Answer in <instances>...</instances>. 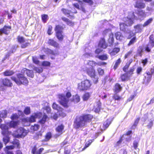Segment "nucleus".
I'll use <instances>...</instances> for the list:
<instances>
[{"instance_id":"1","label":"nucleus","mask_w":154,"mask_h":154,"mask_svg":"<svg viewBox=\"0 0 154 154\" xmlns=\"http://www.w3.org/2000/svg\"><path fill=\"white\" fill-rule=\"evenodd\" d=\"M18 124V121H11L10 122H7L5 124L1 125L0 128L2 130V134L4 136H5L3 138V141L6 145L10 140V138L8 135L11 133V132L8 131L9 128H15Z\"/></svg>"},{"instance_id":"2","label":"nucleus","mask_w":154,"mask_h":154,"mask_svg":"<svg viewBox=\"0 0 154 154\" xmlns=\"http://www.w3.org/2000/svg\"><path fill=\"white\" fill-rule=\"evenodd\" d=\"M92 116L87 115L77 117L74 123V127L76 128H82L85 126L87 123L92 118Z\"/></svg>"},{"instance_id":"3","label":"nucleus","mask_w":154,"mask_h":154,"mask_svg":"<svg viewBox=\"0 0 154 154\" xmlns=\"http://www.w3.org/2000/svg\"><path fill=\"white\" fill-rule=\"evenodd\" d=\"M134 19H137V17H135L133 12H131L129 13L127 18L124 19L125 23H120V29L125 31L127 26L132 24Z\"/></svg>"},{"instance_id":"4","label":"nucleus","mask_w":154,"mask_h":154,"mask_svg":"<svg viewBox=\"0 0 154 154\" xmlns=\"http://www.w3.org/2000/svg\"><path fill=\"white\" fill-rule=\"evenodd\" d=\"M71 94L69 92H67L65 95L61 94L59 95V102L60 104L64 107L67 108L69 107L68 103L69 98L71 97Z\"/></svg>"},{"instance_id":"5","label":"nucleus","mask_w":154,"mask_h":154,"mask_svg":"<svg viewBox=\"0 0 154 154\" xmlns=\"http://www.w3.org/2000/svg\"><path fill=\"white\" fill-rule=\"evenodd\" d=\"M82 69L83 71H85L88 75L92 79L94 84H96L98 82V77L94 69L93 68H88L85 67L83 68Z\"/></svg>"},{"instance_id":"6","label":"nucleus","mask_w":154,"mask_h":154,"mask_svg":"<svg viewBox=\"0 0 154 154\" xmlns=\"http://www.w3.org/2000/svg\"><path fill=\"white\" fill-rule=\"evenodd\" d=\"M17 77L16 78V77L12 76L11 78V79L17 85H20L22 84L26 85L28 84V81L23 74L20 73L18 74L17 75Z\"/></svg>"},{"instance_id":"7","label":"nucleus","mask_w":154,"mask_h":154,"mask_svg":"<svg viewBox=\"0 0 154 154\" xmlns=\"http://www.w3.org/2000/svg\"><path fill=\"white\" fill-rule=\"evenodd\" d=\"M92 85L91 81L88 79L82 80L78 83V88L80 91H84L89 89Z\"/></svg>"},{"instance_id":"8","label":"nucleus","mask_w":154,"mask_h":154,"mask_svg":"<svg viewBox=\"0 0 154 154\" xmlns=\"http://www.w3.org/2000/svg\"><path fill=\"white\" fill-rule=\"evenodd\" d=\"M42 116V114L40 112L35 113L32 114L29 117H27L23 119V122H35L37 118L39 119Z\"/></svg>"},{"instance_id":"9","label":"nucleus","mask_w":154,"mask_h":154,"mask_svg":"<svg viewBox=\"0 0 154 154\" xmlns=\"http://www.w3.org/2000/svg\"><path fill=\"white\" fill-rule=\"evenodd\" d=\"M27 131L22 128H20L17 130L12 134L14 137L19 138L25 137L26 135Z\"/></svg>"},{"instance_id":"10","label":"nucleus","mask_w":154,"mask_h":154,"mask_svg":"<svg viewBox=\"0 0 154 154\" xmlns=\"http://www.w3.org/2000/svg\"><path fill=\"white\" fill-rule=\"evenodd\" d=\"M52 107L53 109L57 111V113L59 115L62 117L66 116V114L63 112V109L55 103H54L52 105Z\"/></svg>"},{"instance_id":"11","label":"nucleus","mask_w":154,"mask_h":154,"mask_svg":"<svg viewBox=\"0 0 154 154\" xmlns=\"http://www.w3.org/2000/svg\"><path fill=\"white\" fill-rule=\"evenodd\" d=\"M62 27L59 25L56 26L55 29L56 36L60 41H62L63 39V36L62 35Z\"/></svg>"},{"instance_id":"12","label":"nucleus","mask_w":154,"mask_h":154,"mask_svg":"<svg viewBox=\"0 0 154 154\" xmlns=\"http://www.w3.org/2000/svg\"><path fill=\"white\" fill-rule=\"evenodd\" d=\"M154 47V38L152 35H151L149 37V40L146 47L145 48V50L149 52L151 49Z\"/></svg>"},{"instance_id":"13","label":"nucleus","mask_w":154,"mask_h":154,"mask_svg":"<svg viewBox=\"0 0 154 154\" xmlns=\"http://www.w3.org/2000/svg\"><path fill=\"white\" fill-rule=\"evenodd\" d=\"M108 34H109V43L112 44L113 42L114 38L113 37V34L111 33V30L109 29H105L103 31V35H106Z\"/></svg>"},{"instance_id":"14","label":"nucleus","mask_w":154,"mask_h":154,"mask_svg":"<svg viewBox=\"0 0 154 154\" xmlns=\"http://www.w3.org/2000/svg\"><path fill=\"white\" fill-rule=\"evenodd\" d=\"M64 126L62 125H58L56 128V131L57 133L55 134V137H59L63 133Z\"/></svg>"},{"instance_id":"15","label":"nucleus","mask_w":154,"mask_h":154,"mask_svg":"<svg viewBox=\"0 0 154 154\" xmlns=\"http://www.w3.org/2000/svg\"><path fill=\"white\" fill-rule=\"evenodd\" d=\"M21 73L23 74L26 73L28 76L32 78L34 76L33 71L32 70H30L25 68L22 69Z\"/></svg>"},{"instance_id":"16","label":"nucleus","mask_w":154,"mask_h":154,"mask_svg":"<svg viewBox=\"0 0 154 154\" xmlns=\"http://www.w3.org/2000/svg\"><path fill=\"white\" fill-rule=\"evenodd\" d=\"M11 29V27L9 26H5L3 28L0 29V35L2 33L8 34Z\"/></svg>"},{"instance_id":"17","label":"nucleus","mask_w":154,"mask_h":154,"mask_svg":"<svg viewBox=\"0 0 154 154\" xmlns=\"http://www.w3.org/2000/svg\"><path fill=\"white\" fill-rule=\"evenodd\" d=\"M101 106V103L98 101L94 105V110L96 113H98L100 111Z\"/></svg>"},{"instance_id":"18","label":"nucleus","mask_w":154,"mask_h":154,"mask_svg":"<svg viewBox=\"0 0 154 154\" xmlns=\"http://www.w3.org/2000/svg\"><path fill=\"white\" fill-rule=\"evenodd\" d=\"M44 149L43 148H41L37 150L36 147L35 146L32 149L31 152L32 154H41Z\"/></svg>"},{"instance_id":"19","label":"nucleus","mask_w":154,"mask_h":154,"mask_svg":"<svg viewBox=\"0 0 154 154\" xmlns=\"http://www.w3.org/2000/svg\"><path fill=\"white\" fill-rule=\"evenodd\" d=\"M120 50L119 48H116L112 50H109V52L111 56H114L117 54L119 51Z\"/></svg>"},{"instance_id":"20","label":"nucleus","mask_w":154,"mask_h":154,"mask_svg":"<svg viewBox=\"0 0 154 154\" xmlns=\"http://www.w3.org/2000/svg\"><path fill=\"white\" fill-rule=\"evenodd\" d=\"M98 46L99 47L104 49L106 48L107 47V45L105 42V40L104 38H102L100 40Z\"/></svg>"},{"instance_id":"21","label":"nucleus","mask_w":154,"mask_h":154,"mask_svg":"<svg viewBox=\"0 0 154 154\" xmlns=\"http://www.w3.org/2000/svg\"><path fill=\"white\" fill-rule=\"evenodd\" d=\"M48 44L56 48L59 47V44L55 41L52 39H49L48 42Z\"/></svg>"},{"instance_id":"22","label":"nucleus","mask_w":154,"mask_h":154,"mask_svg":"<svg viewBox=\"0 0 154 154\" xmlns=\"http://www.w3.org/2000/svg\"><path fill=\"white\" fill-rule=\"evenodd\" d=\"M138 15L140 20H143L146 17V15L144 11L141 10L138 12Z\"/></svg>"},{"instance_id":"23","label":"nucleus","mask_w":154,"mask_h":154,"mask_svg":"<svg viewBox=\"0 0 154 154\" xmlns=\"http://www.w3.org/2000/svg\"><path fill=\"white\" fill-rule=\"evenodd\" d=\"M143 26L142 25H137L134 26V29L136 33L140 32L142 30V29L143 27Z\"/></svg>"},{"instance_id":"24","label":"nucleus","mask_w":154,"mask_h":154,"mask_svg":"<svg viewBox=\"0 0 154 154\" xmlns=\"http://www.w3.org/2000/svg\"><path fill=\"white\" fill-rule=\"evenodd\" d=\"M131 131H128L125 134H124L122 136V139L123 138L127 136V137L126 138V140L128 141H130L131 140V137L129 135L131 133Z\"/></svg>"},{"instance_id":"25","label":"nucleus","mask_w":154,"mask_h":154,"mask_svg":"<svg viewBox=\"0 0 154 154\" xmlns=\"http://www.w3.org/2000/svg\"><path fill=\"white\" fill-rule=\"evenodd\" d=\"M122 89V87L118 83L116 84L114 87V92L116 93L120 92Z\"/></svg>"},{"instance_id":"26","label":"nucleus","mask_w":154,"mask_h":154,"mask_svg":"<svg viewBox=\"0 0 154 154\" xmlns=\"http://www.w3.org/2000/svg\"><path fill=\"white\" fill-rule=\"evenodd\" d=\"M2 82L5 86H11L12 85V83L11 82L10 80L6 79H3L2 81Z\"/></svg>"},{"instance_id":"27","label":"nucleus","mask_w":154,"mask_h":154,"mask_svg":"<svg viewBox=\"0 0 154 154\" xmlns=\"http://www.w3.org/2000/svg\"><path fill=\"white\" fill-rule=\"evenodd\" d=\"M115 36L117 40H123L124 38L119 32H118L115 33Z\"/></svg>"},{"instance_id":"28","label":"nucleus","mask_w":154,"mask_h":154,"mask_svg":"<svg viewBox=\"0 0 154 154\" xmlns=\"http://www.w3.org/2000/svg\"><path fill=\"white\" fill-rule=\"evenodd\" d=\"M111 121L110 119H107L103 125V129L104 130L107 128L109 125L111 124Z\"/></svg>"},{"instance_id":"29","label":"nucleus","mask_w":154,"mask_h":154,"mask_svg":"<svg viewBox=\"0 0 154 154\" xmlns=\"http://www.w3.org/2000/svg\"><path fill=\"white\" fill-rule=\"evenodd\" d=\"M135 6L138 8H143L145 7V4L143 3L137 2Z\"/></svg>"},{"instance_id":"30","label":"nucleus","mask_w":154,"mask_h":154,"mask_svg":"<svg viewBox=\"0 0 154 154\" xmlns=\"http://www.w3.org/2000/svg\"><path fill=\"white\" fill-rule=\"evenodd\" d=\"M12 143L14 145L15 147H17L18 148H20L19 141L18 140L16 139H14L12 142Z\"/></svg>"},{"instance_id":"31","label":"nucleus","mask_w":154,"mask_h":154,"mask_svg":"<svg viewBox=\"0 0 154 154\" xmlns=\"http://www.w3.org/2000/svg\"><path fill=\"white\" fill-rule=\"evenodd\" d=\"M91 95L88 92L82 96V99L83 100L86 101L88 100L90 97Z\"/></svg>"},{"instance_id":"32","label":"nucleus","mask_w":154,"mask_h":154,"mask_svg":"<svg viewBox=\"0 0 154 154\" xmlns=\"http://www.w3.org/2000/svg\"><path fill=\"white\" fill-rule=\"evenodd\" d=\"M72 100L75 103H78L80 100L79 96L77 94L73 96Z\"/></svg>"},{"instance_id":"33","label":"nucleus","mask_w":154,"mask_h":154,"mask_svg":"<svg viewBox=\"0 0 154 154\" xmlns=\"http://www.w3.org/2000/svg\"><path fill=\"white\" fill-rule=\"evenodd\" d=\"M39 128V126L38 124H35L34 125L31 126L30 129L33 131H37Z\"/></svg>"},{"instance_id":"34","label":"nucleus","mask_w":154,"mask_h":154,"mask_svg":"<svg viewBox=\"0 0 154 154\" xmlns=\"http://www.w3.org/2000/svg\"><path fill=\"white\" fill-rule=\"evenodd\" d=\"M47 118L48 117L47 116L44 115L42 119L39 121V122L41 124H44L45 123Z\"/></svg>"},{"instance_id":"35","label":"nucleus","mask_w":154,"mask_h":154,"mask_svg":"<svg viewBox=\"0 0 154 154\" xmlns=\"http://www.w3.org/2000/svg\"><path fill=\"white\" fill-rule=\"evenodd\" d=\"M7 115V112L6 110H2L0 112V117L2 118H5Z\"/></svg>"},{"instance_id":"36","label":"nucleus","mask_w":154,"mask_h":154,"mask_svg":"<svg viewBox=\"0 0 154 154\" xmlns=\"http://www.w3.org/2000/svg\"><path fill=\"white\" fill-rule=\"evenodd\" d=\"M52 135L50 132H48L47 133L45 136V141H48L51 137Z\"/></svg>"},{"instance_id":"37","label":"nucleus","mask_w":154,"mask_h":154,"mask_svg":"<svg viewBox=\"0 0 154 154\" xmlns=\"http://www.w3.org/2000/svg\"><path fill=\"white\" fill-rule=\"evenodd\" d=\"M87 63L88 65L91 66L92 67L97 65V63L93 61H88Z\"/></svg>"},{"instance_id":"38","label":"nucleus","mask_w":154,"mask_h":154,"mask_svg":"<svg viewBox=\"0 0 154 154\" xmlns=\"http://www.w3.org/2000/svg\"><path fill=\"white\" fill-rule=\"evenodd\" d=\"M98 74L100 75L103 76L104 73V71L103 69L100 68H98L97 69Z\"/></svg>"},{"instance_id":"39","label":"nucleus","mask_w":154,"mask_h":154,"mask_svg":"<svg viewBox=\"0 0 154 154\" xmlns=\"http://www.w3.org/2000/svg\"><path fill=\"white\" fill-rule=\"evenodd\" d=\"M14 74V72L12 71L7 70L4 72V75L5 76H8Z\"/></svg>"},{"instance_id":"40","label":"nucleus","mask_w":154,"mask_h":154,"mask_svg":"<svg viewBox=\"0 0 154 154\" xmlns=\"http://www.w3.org/2000/svg\"><path fill=\"white\" fill-rule=\"evenodd\" d=\"M47 50L48 51V53L51 54L56 55H57L58 54V52L57 51H54L49 49H47Z\"/></svg>"},{"instance_id":"41","label":"nucleus","mask_w":154,"mask_h":154,"mask_svg":"<svg viewBox=\"0 0 154 154\" xmlns=\"http://www.w3.org/2000/svg\"><path fill=\"white\" fill-rule=\"evenodd\" d=\"M18 42L20 43L23 44L25 41L24 38L21 36H19L17 38Z\"/></svg>"},{"instance_id":"42","label":"nucleus","mask_w":154,"mask_h":154,"mask_svg":"<svg viewBox=\"0 0 154 154\" xmlns=\"http://www.w3.org/2000/svg\"><path fill=\"white\" fill-rule=\"evenodd\" d=\"M140 120V118H137L136 120H135L134 124L132 126V129H134L136 127L139 121Z\"/></svg>"},{"instance_id":"43","label":"nucleus","mask_w":154,"mask_h":154,"mask_svg":"<svg viewBox=\"0 0 154 154\" xmlns=\"http://www.w3.org/2000/svg\"><path fill=\"white\" fill-rule=\"evenodd\" d=\"M98 58L102 60H106L108 58V57L106 54L103 55H102L99 56Z\"/></svg>"},{"instance_id":"44","label":"nucleus","mask_w":154,"mask_h":154,"mask_svg":"<svg viewBox=\"0 0 154 154\" xmlns=\"http://www.w3.org/2000/svg\"><path fill=\"white\" fill-rule=\"evenodd\" d=\"M61 11L66 16L69 15L70 13V11L64 8L62 9Z\"/></svg>"},{"instance_id":"45","label":"nucleus","mask_w":154,"mask_h":154,"mask_svg":"<svg viewBox=\"0 0 154 154\" xmlns=\"http://www.w3.org/2000/svg\"><path fill=\"white\" fill-rule=\"evenodd\" d=\"M35 71L37 72L41 73L43 71V69L41 67H34L33 69Z\"/></svg>"},{"instance_id":"46","label":"nucleus","mask_w":154,"mask_h":154,"mask_svg":"<svg viewBox=\"0 0 154 154\" xmlns=\"http://www.w3.org/2000/svg\"><path fill=\"white\" fill-rule=\"evenodd\" d=\"M153 20L152 18H150L146 21L143 25V26L145 27L150 24Z\"/></svg>"},{"instance_id":"47","label":"nucleus","mask_w":154,"mask_h":154,"mask_svg":"<svg viewBox=\"0 0 154 154\" xmlns=\"http://www.w3.org/2000/svg\"><path fill=\"white\" fill-rule=\"evenodd\" d=\"M121 62V60L120 58H119L116 62L114 66V68L115 69H116L118 66L119 65Z\"/></svg>"},{"instance_id":"48","label":"nucleus","mask_w":154,"mask_h":154,"mask_svg":"<svg viewBox=\"0 0 154 154\" xmlns=\"http://www.w3.org/2000/svg\"><path fill=\"white\" fill-rule=\"evenodd\" d=\"M24 112L26 115H28L30 112V108L29 107H26L24 111Z\"/></svg>"},{"instance_id":"49","label":"nucleus","mask_w":154,"mask_h":154,"mask_svg":"<svg viewBox=\"0 0 154 154\" xmlns=\"http://www.w3.org/2000/svg\"><path fill=\"white\" fill-rule=\"evenodd\" d=\"M33 62L36 64H38L39 63V61L38 60L37 58L35 57H32Z\"/></svg>"},{"instance_id":"50","label":"nucleus","mask_w":154,"mask_h":154,"mask_svg":"<svg viewBox=\"0 0 154 154\" xmlns=\"http://www.w3.org/2000/svg\"><path fill=\"white\" fill-rule=\"evenodd\" d=\"M128 75L127 74H125L122 75L121 76V78L122 81H124L128 79Z\"/></svg>"},{"instance_id":"51","label":"nucleus","mask_w":154,"mask_h":154,"mask_svg":"<svg viewBox=\"0 0 154 154\" xmlns=\"http://www.w3.org/2000/svg\"><path fill=\"white\" fill-rule=\"evenodd\" d=\"M42 19L44 22H46V21L48 20V16L47 15L44 14L42 16Z\"/></svg>"},{"instance_id":"52","label":"nucleus","mask_w":154,"mask_h":154,"mask_svg":"<svg viewBox=\"0 0 154 154\" xmlns=\"http://www.w3.org/2000/svg\"><path fill=\"white\" fill-rule=\"evenodd\" d=\"M136 38L135 37H134L129 42V43L128 45L129 46L133 44L134 43L136 42Z\"/></svg>"},{"instance_id":"53","label":"nucleus","mask_w":154,"mask_h":154,"mask_svg":"<svg viewBox=\"0 0 154 154\" xmlns=\"http://www.w3.org/2000/svg\"><path fill=\"white\" fill-rule=\"evenodd\" d=\"M19 118L18 115L16 114H13L11 117V119L12 120H17Z\"/></svg>"},{"instance_id":"54","label":"nucleus","mask_w":154,"mask_h":154,"mask_svg":"<svg viewBox=\"0 0 154 154\" xmlns=\"http://www.w3.org/2000/svg\"><path fill=\"white\" fill-rule=\"evenodd\" d=\"M14 147L15 146L14 145L7 146L5 149V151H8V150L13 149L14 148Z\"/></svg>"},{"instance_id":"55","label":"nucleus","mask_w":154,"mask_h":154,"mask_svg":"<svg viewBox=\"0 0 154 154\" xmlns=\"http://www.w3.org/2000/svg\"><path fill=\"white\" fill-rule=\"evenodd\" d=\"M113 98L115 100H120L121 99V97L119 96L117 94H115L113 96Z\"/></svg>"},{"instance_id":"56","label":"nucleus","mask_w":154,"mask_h":154,"mask_svg":"<svg viewBox=\"0 0 154 154\" xmlns=\"http://www.w3.org/2000/svg\"><path fill=\"white\" fill-rule=\"evenodd\" d=\"M42 135V134L40 132L38 133L34 136V138L35 139L38 140V139L39 136H41Z\"/></svg>"},{"instance_id":"57","label":"nucleus","mask_w":154,"mask_h":154,"mask_svg":"<svg viewBox=\"0 0 154 154\" xmlns=\"http://www.w3.org/2000/svg\"><path fill=\"white\" fill-rule=\"evenodd\" d=\"M138 141H134L133 143V147L134 148V149H136L137 147L138 146Z\"/></svg>"},{"instance_id":"58","label":"nucleus","mask_w":154,"mask_h":154,"mask_svg":"<svg viewBox=\"0 0 154 154\" xmlns=\"http://www.w3.org/2000/svg\"><path fill=\"white\" fill-rule=\"evenodd\" d=\"M83 56L85 57L88 58L89 57H92L93 54L91 53H86L84 54Z\"/></svg>"},{"instance_id":"59","label":"nucleus","mask_w":154,"mask_h":154,"mask_svg":"<svg viewBox=\"0 0 154 154\" xmlns=\"http://www.w3.org/2000/svg\"><path fill=\"white\" fill-rule=\"evenodd\" d=\"M50 65V63L48 61H44L42 63V65L44 66H48Z\"/></svg>"},{"instance_id":"60","label":"nucleus","mask_w":154,"mask_h":154,"mask_svg":"<svg viewBox=\"0 0 154 154\" xmlns=\"http://www.w3.org/2000/svg\"><path fill=\"white\" fill-rule=\"evenodd\" d=\"M153 125V123L152 121L151 120L150 121L148 124L147 125V127L149 128H151Z\"/></svg>"},{"instance_id":"61","label":"nucleus","mask_w":154,"mask_h":154,"mask_svg":"<svg viewBox=\"0 0 154 154\" xmlns=\"http://www.w3.org/2000/svg\"><path fill=\"white\" fill-rule=\"evenodd\" d=\"M132 51H129L126 54L125 56V58H127L128 57H129L130 55L132 54Z\"/></svg>"},{"instance_id":"62","label":"nucleus","mask_w":154,"mask_h":154,"mask_svg":"<svg viewBox=\"0 0 154 154\" xmlns=\"http://www.w3.org/2000/svg\"><path fill=\"white\" fill-rule=\"evenodd\" d=\"M92 142V141L91 140H90L89 141H88V142H87L85 144V146L84 148V149H85V148L89 146V145L91 144Z\"/></svg>"},{"instance_id":"63","label":"nucleus","mask_w":154,"mask_h":154,"mask_svg":"<svg viewBox=\"0 0 154 154\" xmlns=\"http://www.w3.org/2000/svg\"><path fill=\"white\" fill-rule=\"evenodd\" d=\"M142 68L141 67H138L137 69V74H139L141 72Z\"/></svg>"},{"instance_id":"64","label":"nucleus","mask_w":154,"mask_h":154,"mask_svg":"<svg viewBox=\"0 0 154 154\" xmlns=\"http://www.w3.org/2000/svg\"><path fill=\"white\" fill-rule=\"evenodd\" d=\"M84 2L88 3L90 5H92L93 3L92 0H84Z\"/></svg>"}]
</instances>
